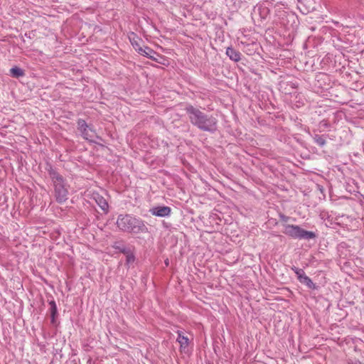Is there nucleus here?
<instances>
[{
  "label": "nucleus",
  "instance_id": "obj_7",
  "mask_svg": "<svg viewBox=\"0 0 364 364\" xmlns=\"http://www.w3.org/2000/svg\"><path fill=\"white\" fill-rule=\"evenodd\" d=\"M178 337L176 341L180 344V349L183 351L189 344V339L187 336H185L182 331H177Z\"/></svg>",
  "mask_w": 364,
  "mask_h": 364
},
{
  "label": "nucleus",
  "instance_id": "obj_5",
  "mask_svg": "<svg viewBox=\"0 0 364 364\" xmlns=\"http://www.w3.org/2000/svg\"><path fill=\"white\" fill-rule=\"evenodd\" d=\"M150 212L153 215L158 217H167L170 215L171 209L168 206H156L151 208Z\"/></svg>",
  "mask_w": 364,
  "mask_h": 364
},
{
  "label": "nucleus",
  "instance_id": "obj_1",
  "mask_svg": "<svg viewBox=\"0 0 364 364\" xmlns=\"http://www.w3.org/2000/svg\"><path fill=\"white\" fill-rule=\"evenodd\" d=\"M190 122L199 129L214 133L218 129V119L212 114H206L191 105L185 107Z\"/></svg>",
  "mask_w": 364,
  "mask_h": 364
},
{
  "label": "nucleus",
  "instance_id": "obj_17",
  "mask_svg": "<svg viewBox=\"0 0 364 364\" xmlns=\"http://www.w3.org/2000/svg\"><path fill=\"white\" fill-rule=\"evenodd\" d=\"M77 125H78V129L80 130V132H82L83 130H85V129H87V127H89V126L87 125L86 122L82 119H80L77 121Z\"/></svg>",
  "mask_w": 364,
  "mask_h": 364
},
{
  "label": "nucleus",
  "instance_id": "obj_21",
  "mask_svg": "<svg viewBox=\"0 0 364 364\" xmlns=\"http://www.w3.org/2000/svg\"><path fill=\"white\" fill-rule=\"evenodd\" d=\"M166 265H168V261H166Z\"/></svg>",
  "mask_w": 364,
  "mask_h": 364
},
{
  "label": "nucleus",
  "instance_id": "obj_14",
  "mask_svg": "<svg viewBox=\"0 0 364 364\" xmlns=\"http://www.w3.org/2000/svg\"><path fill=\"white\" fill-rule=\"evenodd\" d=\"M10 73L14 77H21V76L24 75L23 70L21 68L16 67V66L11 68L10 70Z\"/></svg>",
  "mask_w": 364,
  "mask_h": 364
},
{
  "label": "nucleus",
  "instance_id": "obj_16",
  "mask_svg": "<svg viewBox=\"0 0 364 364\" xmlns=\"http://www.w3.org/2000/svg\"><path fill=\"white\" fill-rule=\"evenodd\" d=\"M292 270L294 272V273L297 276V279L299 281H301V279L303 278V277L306 276V274H305V272L302 269L294 267H292Z\"/></svg>",
  "mask_w": 364,
  "mask_h": 364
},
{
  "label": "nucleus",
  "instance_id": "obj_20",
  "mask_svg": "<svg viewBox=\"0 0 364 364\" xmlns=\"http://www.w3.org/2000/svg\"><path fill=\"white\" fill-rule=\"evenodd\" d=\"M349 364H363V363L361 362H360L359 360H355V361L351 362V363H349Z\"/></svg>",
  "mask_w": 364,
  "mask_h": 364
},
{
  "label": "nucleus",
  "instance_id": "obj_10",
  "mask_svg": "<svg viewBox=\"0 0 364 364\" xmlns=\"http://www.w3.org/2000/svg\"><path fill=\"white\" fill-rule=\"evenodd\" d=\"M50 305V318L51 323L55 324V317L58 315V309L55 301L54 300H51L49 301Z\"/></svg>",
  "mask_w": 364,
  "mask_h": 364
},
{
  "label": "nucleus",
  "instance_id": "obj_4",
  "mask_svg": "<svg viewBox=\"0 0 364 364\" xmlns=\"http://www.w3.org/2000/svg\"><path fill=\"white\" fill-rule=\"evenodd\" d=\"M285 235L299 240H311L316 237L315 232L305 230L299 225H286L283 232Z\"/></svg>",
  "mask_w": 364,
  "mask_h": 364
},
{
  "label": "nucleus",
  "instance_id": "obj_8",
  "mask_svg": "<svg viewBox=\"0 0 364 364\" xmlns=\"http://www.w3.org/2000/svg\"><path fill=\"white\" fill-rule=\"evenodd\" d=\"M139 53L156 62H159L158 59L155 57V55L159 56V55L148 46H145L144 48H143L141 49V51H140Z\"/></svg>",
  "mask_w": 364,
  "mask_h": 364
},
{
  "label": "nucleus",
  "instance_id": "obj_12",
  "mask_svg": "<svg viewBox=\"0 0 364 364\" xmlns=\"http://www.w3.org/2000/svg\"><path fill=\"white\" fill-rule=\"evenodd\" d=\"M82 137L88 141H92L93 138L95 136V131L90 127L80 132Z\"/></svg>",
  "mask_w": 364,
  "mask_h": 364
},
{
  "label": "nucleus",
  "instance_id": "obj_9",
  "mask_svg": "<svg viewBox=\"0 0 364 364\" xmlns=\"http://www.w3.org/2000/svg\"><path fill=\"white\" fill-rule=\"evenodd\" d=\"M225 53L234 62H239L241 60V53L232 47L227 48Z\"/></svg>",
  "mask_w": 364,
  "mask_h": 364
},
{
  "label": "nucleus",
  "instance_id": "obj_11",
  "mask_svg": "<svg viewBox=\"0 0 364 364\" xmlns=\"http://www.w3.org/2000/svg\"><path fill=\"white\" fill-rule=\"evenodd\" d=\"M95 201L100 208L105 212L109 210V205L107 200L101 196L97 195L95 198Z\"/></svg>",
  "mask_w": 364,
  "mask_h": 364
},
{
  "label": "nucleus",
  "instance_id": "obj_15",
  "mask_svg": "<svg viewBox=\"0 0 364 364\" xmlns=\"http://www.w3.org/2000/svg\"><path fill=\"white\" fill-rule=\"evenodd\" d=\"M314 141L317 145L320 146H323L326 144L325 138L323 136L318 134H316L314 136Z\"/></svg>",
  "mask_w": 364,
  "mask_h": 364
},
{
  "label": "nucleus",
  "instance_id": "obj_13",
  "mask_svg": "<svg viewBox=\"0 0 364 364\" xmlns=\"http://www.w3.org/2000/svg\"><path fill=\"white\" fill-rule=\"evenodd\" d=\"M301 284H305L308 288L311 289H315L316 285L312 282L310 277H309L307 275L305 277H303L301 281H299Z\"/></svg>",
  "mask_w": 364,
  "mask_h": 364
},
{
  "label": "nucleus",
  "instance_id": "obj_18",
  "mask_svg": "<svg viewBox=\"0 0 364 364\" xmlns=\"http://www.w3.org/2000/svg\"><path fill=\"white\" fill-rule=\"evenodd\" d=\"M135 257L133 253H128L126 257V262L127 264L134 263Z\"/></svg>",
  "mask_w": 364,
  "mask_h": 364
},
{
  "label": "nucleus",
  "instance_id": "obj_2",
  "mask_svg": "<svg viewBox=\"0 0 364 364\" xmlns=\"http://www.w3.org/2000/svg\"><path fill=\"white\" fill-rule=\"evenodd\" d=\"M116 224L120 230L129 233L139 234L148 232V228L144 220L131 214L119 215Z\"/></svg>",
  "mask_w": 364,
  "mask_h": 364
},
{
  "label": "nucleus",
  "instance_id": "obj_3",
  "mask_svg": "<svg viewBox=\"0 0 364 364\" xmlns=\"http://www.w3.org/2000/svg\"><path fill=\"white\" fill-rule=\"evenodd\" d=\"M47 171L53 185L55 200L58 203H63L68 198L69 186L64 178L51 165H48Z\"/></svg>",
  "mask_w": 364,
  "mask_h": 364
},
{
  "label": "nucleus",
  "instance_id": "obj_6",
  "mask_svg": "<svg viewBox=\"0 0 364 364\" xmlns=\"http://www.w3.org/2000/svg\"><path fill=\"white\" fill-rule=\"evenodd\" d=\"M129 39L132 46L136 52L139 53L140 51H141V49L143 48L140 45L141 39L136 34H135L133 32L131 33L129 35Z\"/></svg>",
  "mask_w": 364,
  "mask_h": 364
},
{
  "label": "nucleus",
  "instance_id": "obj_19",
  "mask_svg": "<svg viewBox=\"0 0 364 364\" xmlns=\"http://www.w3.org/2000/svg\"><path fill=\"white\" fill-rule=\"evenodd\" d=\"M279 218L282 221L288 222L289 217L284 215V214H279Z\"/></svg>",
  "mask_w": 364,
  "mask_h": 364
}]
</instances>
